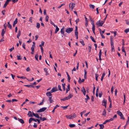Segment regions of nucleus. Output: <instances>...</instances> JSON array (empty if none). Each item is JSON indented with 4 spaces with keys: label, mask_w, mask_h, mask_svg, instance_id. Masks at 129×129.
Returning <instances> with one entry per match:
<instances>
[{
    "label": "nucleus",
    "mask_w": 129,
    "mask_h": 129,
    "mask_svg": "<svg viewBox=\"0 0 129 129\" xmlns=\"http://www.w3.org/2000/svg\"><path fill=\"white\" fill-rule=\"evenodd\" d=\"M46 95L49 97V101H50V103H52L53 102V100H52V94L49 92H47L46 93Z\"/></svg>",
    "instance_id": "nucleus-1"
},
{
    "label": "nucleus",
    "mask_w": 129,
    "mask_h": 129,
    "mask_svg": "<svg viewBox=\"0 0 129 129\" xmlns=\"http://www.w3.org/2000/svg\"><path fill=\"white\" fill-rule=\"evenodd\" d=\"M73 96V95L70 94L69 95L67 96L66 97L63 99H61L60 100L61 101H64L66 100L69 99Z\"/></svg>",
    "instance_id": "nucleus-2"
},
{
    "label": "nucleus",
    "mask_w": 129,
    "mask_h": 129,
    "mask_svg": "<svg viewBox=\"0 0 129 129\" xmlns=\"http://www.w3.org/2000/svg\"><path fill=\"white\" fill-rule=\"evenodd\" d=\"M104 23V21L99 20L96 23V25L98 26V27L102 26Z\"/></svg>",
    "instance_id": "nucleus-3"
},
{
    "label": "nucleus",
    "mask_w": 129,
    "mask_h": 129,
    "mask_svg": "<svg viewBox=\"0 0 129 129\" xmlns=\"http://www.w3.org/2000/svg\"><path fill=\"white\" fill-rule=\"evenodd\" d=\"M73 30L72 28L69 27L66 29L65 31L68 33H70Z\"/></svg>",
    "instance_id": "nucleus-4"
},
{
    "label": "nucleus",
    "mask_w": 129,
    "mask_h": 129,
    "mask_svg": "<svg viewBox=\"0 0 129 129\" xmlns=\"http://www.w3.org/2000/svg\"><path fill=\"white\" fill-rule=\"evenodd\" d=\"M47 108L46 107H43L37 111V112L40 113L43 112L46 110Z\"/></svg>",
    "instance_id": "nucleus-5"
},
{
    "label": "nucleus",
    "mask_w": 129,
    "mask_h": 129,
    "mask_svg": "<svg viewBox=\"0 0 129 129\" xmlns=\"http://www.w3.org/2000/svg\"><path fill=\"white\" fill-rule=\"evenodd\" d=\"M11 1L10 0H6L5 3L4 5L3 6V8H5L7 6V5L8 4L9 2Z\"/></svg>",
    "instance_id": "nucleus-6"
},
{
    "label": "nucleus",
    "mask_w": 129,
    "mask_h": 129,
    "mask_svg": "<svg viewBox=\"0 0 129 129\" xmlns=\"http://www.w3.org/2000/svg\"><path fill=\"white\" fill-rule=\"evenodd\" d=\"M64 27H63L60 30V33H61L64 36Z\"/></svg>",
    "instance_id": "nucleus-7"
},
{
    "label": "nucleus",
    "mask_w": 129,
    "mask_h": 129,
    "mask_svg": "<svg viewBox=\"0 0 129 129\" xmlns=\"http://www.w3.org/2000/svg\"><path fill=\"white\" fill-rule=\"evenodd\" d=\"M107 101L106 100H105L104 99V100H103L102 103H104V104H102V105L103 106H104L105 107V108H106V105L107 104Z\"/></svg>",
    "instance_id": "nucleus-8"
},
{
    "label": "nucleus",
    "mask_w": 129,
    "mask_h": 129,
    "mask_svg": "<svg viewBox=\"0 0 129 129\" xmlns=\"http://www.w3.org/2000/svg\"><path fill=\"white\" fill-rule=\"evenodd\" d=\"M27 115L29 117H33V114H32V113L31 111H29L28 112V113L27 114Z\"/></svg>",
    "instance_id": "nucleus-9"
},
{
    "label": "nucleus",
    "mask_w": 129,
    "mask_h": 129,
    "mask_svg": "<svg viewBox=\"0 0 129 129\" xmlns=\"http://www.w3.org/2000/svg\"><path fill=\"white\" fill-rule=\"evenodd\" d=\"M32 114H33V116H35V117L37 118H39V116L38 114L35 113L33 112Z\"/></svg>",
    "instance_id": "nucleus-10"
},
{
    "label": "nucleus",
    "mask_w": 129,
    "mask_h": 129,
    "mask_svg": "<svg viewBox=\"0 0 129 129\" xmlns=\"http://www.w3.org/2000/svg\"><path fill=\"white\" fill-rule=\"evenodd\" d=\"M92 29L93 33L94 34V35H95V25H94V24H92Z\"/></svg>",
    "instance_id": "nucleus-11"
},
{
    "label": "nucleus",
    "mask_w": 129,
    "mask_h": 129,
    "mask_svg": "<svg viewBox=\"0 0 129 129\" xmlns=\"http://www.w3.org/2000/svg\"><path fill=\"white\" fill-rule=\"evenodd\" d=\"M110 41L111 42V44H114L113 42V37H110Z\"/></svg>",
    "instance_id": "nucleus-12"
},
{
    "label": "nucleus",
    "mask_w": 129,
    "mask_h": 129,
    "mask_svg": "<svg viewBox=\"0 0 129 129\" xmlns=\"http://www.w3.org/2000/svg\"><path fill=\"white\" fill-rule=\"evenodd\" d=\"M59 106H58V105H56V106L54 108L53 110L52 111V112L53 113H54L55 109L57 107H58Z\"/></svg>",
    "instance_id": "nucleus-13"
},
{
    "label": "nucleus",
    "mask_w": 129,
    "mask_h": 129,
    "mask_svg": "<svg viewBox=\"0 0 129 129\" xmlns=\"http://www.w3.org/2000/svg\"><path fill=\"white\" fill-rule=\"evenodd\" d=\"M18 120L22 124H23L24 123V121L23 119H20L19 118H18Z\"/></svg>",
    "instance_id": "nucleus-14"
},
{
    "label": "nucleus",
    "mask_w": 129,
    "mask_h": 129,
    "mask_svg": "<svg viewBox=\"0 0 129 129\" xmlns=\"http://www.w3.org/2000/svg\"><path fill=\"white\" fill-rule=\"evenodd\" d=\"M44 70L45 72L46 73V75L47 76L49 75V74L48 73L47 70L48 69L46 68H45L44 69Z\"/></svg>",
    "instance_id": "nucleus-15"
},
{
    "label": "nucleus",
    "mask_w": 129,
    "mask_h": 129,
    "mask_svg": "<svg viewBox=\"0 0 129 129\" xmlns=\"http://www.w3.org/2000/svg\"><path fill=\"white\" fill-rule=\"evenodd\" d=\"M52 89L53 92L56 91L58 90V89L56 87H53Z\"/></svg>",
    "instance_id": "nucleus-16"
},
{
    "label": "nucleus",
    "mask_w": 129,
    "mask_h": 129,
    "mask_svg": "<svg viewBox=\"0 0 129 129\" xmlns=\"http://www.w3.org/2000/svg\"><path fill=\"white\" fill-rule=\"evenodd\" d=\"M111 45L112 48V52L114 51L115 50L114 46V44H111Z\"/></svg>",
    "instance_id": "nucleus-17"
},
{
    "label": "nucleus",
    "mask_w": 129,
    "mask_h": 129,
    "mask_svg": "<svg viewBox=\"0 0 129 129\" xmlns=\"http://www.w3.org/2000/svg\"><path fill=\"white\" fill-rule=\"evenodd\" d=\"M105 75V72H104L102 74V77L101 79V80L102 81H103V80L104 79V78Z\"/></svg>",
    "instance_id": "nucleus-18"
},
{
    "label": "nucleus",
    "mask_w": 129,
    "mask_h": 129,
    "mask_svg": "<svg viewBox=\"0 0 129 129\" xmlns=\"http://www.w3.org/2000/svg\"><path fill=\"white\" fill-rule=\"evenodd\" d=\"M35 47V45H32V46L31 48V51H34V49Z\"/></svg>",
    "instance_id": "nucleus-19"
},
{
    "label": "nucleus",
    "mask_w": 129,
    "mask_h": 129,
    "mask_svg": "<svg viewBox=\"0 0 129 129\" xmlns=\"http://www.w3.org/2000/svg\"><path fill=\"white\" fill-rule=\"evenodd\" d=\"M59 30V28L57 27V26H56V29L55 30L54 33L56 34Z\"/></svg>",
    "instance_id": "nucleus-20"
},
{
    "label": "nucleus",
    "mask_w": 129,
    "mask_h": 129,
    "mask_svg": "<svg viewBox=\"0 0 129 129\" xmlns=\"http://www.w3.org/2000/svg\"><path fill=\"white\" fill-rule=\"evenodd\" d=\"M99 125L100 126V129H103V128L104 127V125L103 124H99Z\"/></svg>",
    "instance_id": "nucleus-21"
},
{
    "label": "nucleus",
    "mask_w": 129,
    "mask_h": 129,
    "mask_svg": "<svg viewBox=\"0 0 129 129\" xmlns=\"http://www.w3.org/2000/svg\"><path fill=\"white\" fill-rule=\"evenodd\" d=\"M8 27L9 28L11 29H12V26L11 24L10 23V22H9L8 23Z\"/></svg>",
    "instance_id": "nucleus-22"
},
{
    "label": "nucleus",
    "mask_w": 129,
    "mask_h": 129,
    "mask_svg": "<svg viewBox=\"0 0 129 129\" xmlns=\"http://www.w3.org/2000/svg\"><path fill=\"white\" fill-rule=\"evenodd\" d=\"M117 113L119 116H121L122 115V113L119 110L117 111Z\"/></svg>",
    "instance_id": "nucleus-23"
},
{
    "label": "nucleus",
    "mask_w": 129,
    "mask_h": 129,
    "mask_svg": "<svg viewBox=\"0 0 129 129\" xmlns=\"http://www.w3.org/2000/svg\"><path fill=\"white\" fill-rule=\"evenodd\" d=\"M123 97H124V100H123V105H124L125 103V100H126L125 94L124 93L123 94Z\"/></svg>",
    "instance_id": "nucleus-24"
},
{
    "label": "nucleus",
    "mask_w": 129,
    "mask_h": 129,
    "mask_svg": "<svg viewBox=\"0 0 129 129\" xmlns=\"http://www.w3.org/2000/svg\"><path fill=\"white\" fill-rule=\"evenodd\" d=\"M66 116L67 118L69 119H72V117L73 116H70V115H66Z\"/></svg>",
    "instance_id": "nucleus-25"
},
{
    "label": "nucleus",
    "mask_w": 129,
    "mask_h": 129,
    "mask_svg": "<svg viewBox=\"0 0 129 129\" xmlns=\"http://www.w3.org/2000/svg\"><path fill=\"white\" fill-rule=\"evenodd\" d=\"M106 110H105V109H104L103 111V112L102 115H104V116H106Z\"/></svg>",
    "instance_id": "nucleus-26"
},
{
    "label": "nucleus",
    "mask_w": 129,
    "mask_h": 129,
    "mask_svg": "<svg viewBox=\"0 0 129 129\" xmlns=\"http://www.w3.org/2000/svg\"><path fill=\"white\" fill-rule=\"evenodd\" d=\"M91 45H89L88 46V48L89 52H91Z\"/></svg>",
    "instance_id": "nucleus-27"
},
{
    "label": "nucleus",
    "mask_w": 129,
    "mask_h": 129,
    "mask_svg": "<svg viewBox=\"0 0 129 129\" xmlns=\"http://www.w3.org/2000/svg\"><path fill=\"white\" fill-rule=\"evenodd\" d=\"M72 5L71 7V10H72L75 7V4L72 3L71 4Z\"/></svg>",
    "instance_id": "nucleus-28"
},
{
    "label": "nucleus",
    "mask_w": 129,
    "mask_h": 129,
    "mask_svg": "<svg viewBox=\"0 0 129 129\" xmlns=\"http://www.w3.org/2000/svg\"><path fill=\"white\" fill-rule=\"evenodd\" d=\"M40 23H38V22H37V25H36L37 28L39 29L40 28Z\"/></svg>",
    "instance_id": "nucleus-29"
},
{
    "label": "nucleus",
    "mask_w": 129,
    "mask_h": 129,
    "mask_svg": "<svg viewBox=\"0 0 129 129\" xmlns=\"http://www.w3.org/2000/svg\"><path fill=\"white\" fill-rule=\"evenodd\" d=\"M5 33V31H4V29H3L1 33V35L3 37H4V34Z\"/></svg>",
    "instance_id": "nucleus-30"
},
{
    "label": "nucleus",
    "mask_w": 129,
    "mask_h": 129,
    "mask_svg": "<svg viewBox=\"0 0 129 129\" xmlns=\"http://www.w3.org/2000/svg\"><path fill=\"white\" fill-rule=\"evenodd\" d=\"M75 124H69V126L70 127H74L75 126Z\"/></svg>",
    "instance_id": "nucleus-31"
},
{
    "label": "nucleus",
    "mask_w": 129,
    "mask_h": 129,
    "mask_svg": "<svg viewBox=\"0 0 129 129\" xmlns=\"http://www.w3.org/2000/svg\"><path fill=\"white\" fill-rule=\"evenodd\" d=\"M95 80L96 81H98V77H99V75L98 74H95Z\"/></svg>",
    "instance_id": "nucleus-32"
},
{
    "label": "nucleus",
    "mask_w": 129,
    "mask_h": 129,
    "mask_svg": "<svg viewBox=\"0 0 129 129\" xmlns=\"http://www.w3.org/2000/svg\"><path fill=\"white\" fill-rule=\"evenodd\" d=\"M17 57L18 60H21L22 58L21 56L20 55H17Z\"/></svg>",
    "instance_id": "nucleus-33"
},
{
    "label": "nucleus",
    "mask_w": 129,
    "mask_h": 129,
    "mask_svg": "<svg viewBox=\"0 0 129 129\" xmlns=\"http://www.w3.org/2000/svg\"><path fill=\"white\" fill-rule=\"evenodd\" d=\"M90 38L93 42L94 43H95L96 42V41H95V40H94V39L93 38V37L92 36H90Z\"/></svg>",
    "instance_id": "nucleus-34"
},
{
    "label": "nucleus",
    "mask_w": 129,
    "mask_h": 129,
    "mask_svg": "<svg viewBox=\"0 0 129 129\" xmlns=\"http://www.w3.org/2000/svg\"><path fill=\"white\" fill-rule=\"evenodd\" d=\"M102 50L101 49H100V50L99 52V57H101V54H102Z\"/></svg>",
    "instance_id": "nucleus-35"
},
{
    "label": "nucleus",
    "mask_w": 129,
    "mask_h": 129,
    "mask_svg": "<svg viewBox=\"0 0 129 129\" xmlns=\"http://www.w3.org/2000/svg\"><path fill=\"white\" fill-rule=\"evenodd\" d=\"M89 5L90 8H92V9H93L95 7L93 5L90 4Z\"/></svg>",
    "instance_id": "nucleus-36"
},
{
    "label": "nucleus",
    "mask_w": 129,
    "mask_h": 129,
    "mask_svg": "<svg viewBox=\"0 0 129 129\" xmlns=\"http://www.w3.org/2000/svg\"><path fill=\"white\" fill-rule=\"evenodd\" d=\"M80 43L83 46H84L85 45L84 42L83 40H81L80 41Z\"/></svg>",
    "instance_id": "nucleus-37"
},
{
    "label": "nucleus",
    "mask_w": 129,
    "mask_h": 129,
    "mask_svg": "<svg viewBox=\"0 0 129 129\" xmlns=\"http://www.w3.org/2000/svg\"><path fill=\"white\" fill-rule=\"evenodd\" d=\"M33 121V118L31 117L29 119L28 122L29 123H30L31 121Z\"/></svg>",
    "instance_id": "nucleus-38"
},
{
    "label": "nucleus",
    "mask_w": 129,
    "mask_h": 129,
    "mask_svg": "<svg viewBox=\"0 0 129 129\" xmlns=\"http://www.w3.org/2000/svg\"><path fill=\"white\" fill-rule=\"evenodd\" d=\"M33 121V118L31 117L29 119L28 122L29 123H30L31 121Z\"/></svg>",
    "instance_id": "nucleus-39"
},
{
    "label": "nucleus",
    "mask_w": 129,
    "mask_h": 129,
    "mask_svg": "<svg viewBox=\"0 0 129 129\" xmlns=\"http://www.w3.org/2000/svg\"><path fill=\"white\" fill-rule=\"evenodd\" d=\"M39 46L40 47L42 51V53H43V52L44 51L43 49V48L42 46H41V45H39Z\"/></svg>",
    "instance_id": "nucleus-40"
},
{
    "label": "nucleus",
    "mask_w": 129,
    "mask_h": 129,
    "mask_svg": "<svg viewBox=\"0 0 129 129\" xmlns=\"http://www.w3.org/2000/svg\"><path fill=\"white\" fill-rule=\"evenodd\" d=\"M124 32L126 33H127L129 32V28H127L125 30Z\"/></svg>",
    "instance_id": "nucleus-41"
},
{
    "label": "nucleus",
    "mask_w": 129,
    "mask_h": 129,
    "mask_svg": "<svg viewBox=\"0 0 129 129\" xmlns=\"http://www.w3.org/2000/svg\"><path fill=\"white\" fill-rule=\"evenodd\" d=\"M68 106H61V107L63 108V109L64 110L66 109L68 107Z\"/></svg>",
    "instance_id": "nucleus-42"
},
{
    "label": "nucleus",
    "mask_w": 129,
    "mask_h": 129,
    "mask_svg": "<svg viewBox=\"0 0 129 129\" xmlns=\"http://www.w3.org/2000/svg\"><path fill=\"white\" fill-rule=\"evenodd\" d=\"M120 116V118L121 119H122L123 120L125 119V118L124 117L123 114H122V115L121 116Z\"/></svg>",
    "instance_id": "nucleus-43"
},
{
    "label": "nucleus",
    "mask_w": 129,
    "mask_h": 129,
    "mask_svg": "<svg viewBox=\"0 0 129 129\" xmlns=\"http://www.w3.org/2000/svg\"><path fill=\"white\" fill-rule=\"evenodd\" d=\"M49 16L48 15H47L45 18L47 22H48V20Z\"/></svg>",
    "instance_id": "nucleus-44"
},
{
    "label": "nucleus",
    "mask_w": 129,
    "mask_h": 129,
    "mask_svg": "<svg viewBox=\"0 0 129 129\" xmlns=\"http://www.w3.org/2000/svg\"><path fill=\"white\" fill-rule=\"evenodd\" d=\"M38 54H36L35 56V58L36 60L38 61Z\"/></svg>",
    "instance_id": "nucleus-45"
},
{
    "label": "nucleus",
    "mask_w": 129,
    "mask_h": 129,
    "mask_svg": "<svg viewBox=\"0 0 129 129\" xmlns=\"http://www.w3.org/2000/svg\"><path fill=\"white\" fill-rule=\"evenodd\" d=\"M17 23V19L16 18L15 20L14 21L13 23L14 24H16Z\"/></svg>",
    "instance_id": "nucleus-46"
},
{
    "label": "nucleus",
    "mask_w": 129,
    "mask_h": 129,
    "mask_svg": "<svg viewBox=\"0 0 129 129\" xmlns=\"http://www.w3.org/2000/svg\"><path fill=\"white\" fill-rule=\"evenodd\" d=\"M58 89L59 90L62 91V90L61 89V86L60 85H58Z\"/></svg>",
    "instance_id": "nucleus-47"
},
{
    "label": "nucleus",
    "mask_w": 129,
    "mask_h": 129,
    "mask_svg": "<svg viewBox=\"0 0 129 129\" xmlns=\"http://www.w3.org/2000/svg\"><path fill=\"white\" fill-rule=\"evenodd\" d=\"M21 31L20 30H19L18 31V33L17 35L20 36L21 35Z\"/></svg>",
    "instance_id": "nucleus-48"
},
{
    "label": "nucleus",
    "mask_w": 129,
    "mask_h": 129,
    "mask_svg": "<svg viewBox=\"0 0 129 129\" xmlns=\"http://www.w3.org/2000/svg\"><path fill=\"white\" fill-rule=\"evenodd\" d=\"M126 23L127 25H129V21L127 20H125Z\"/></svg>",
    "instance_id": "nucleus-49"
},
{
    "label": "nucleus",
    "mask_w": 129,
    "mask_h": 129,
    "mask_svg": "<svg viewBox=\"0 0 129 129\" xmlns=\"http://www.w3.org/2000/svg\"><path fill=\"white\" fill-rule=\"evenodd\" d=\"M79 21V18L75 20V21L76 22V24H77V23Z\"/></svg>",
    "instance_id": "nucleus-50"
},
{
    "label": "nucleus",
    "mask_w": 129,
    "mask_h": 129,
    "mask_svg": "<svg viewBox=\"0 0 129 129\" xmlns=\"http://www.w3.org/2000/svg\"><path fill=\"white\" fill-rule=\"evenodd\" d=\"M102 95V92H101L99 94V96L100 98L101 97Z\"/></svg>",
    "instance_id": "nucleus-51"
},
{
    "label": "nucleus",
    "mask_w": 129,
    "mask_h": 129,
    "mask_svg": "<svg viewBox=\"0 0 129 129\" xmlns=\"http://www.w3.org/2000/svg\"><path fill=\"white\" fill-rule=\"evenodd\" d=\"M113 86H112L111 89V92L112 93H113Z\"/></svg>",
    "instance_id": "nucleus-52"
},
{
    "label": "nucleus",
    "mask_w": 129,
    "mask_h": 129,
    "mask_svg": "<svg viewBox=\"0 0 129 129\" xmlns=\"http://www.w3.org/2000/svg\"><path fill=\"white\" fill-rule=\"evenodd\" d=\"M109 122L108 120H106L103 123V124H106L107 122Z\"/></svg>",
    "instance_id": "nucleus-53"
},
{
    "label": "nucleus",
    "mask_w": 129,
    "mask_h": 129,
    "mask_svg": "<svg viewBox=\"0 0 129 129\" xmlns=\"http://www.w3.org/2000/svg\"><path fill=\"white\" fill-rule=\"evenodd\" d=\"M75 36H78V31H75Z\"/></svg>",
    "instance_id": "nucleus-54"
},
{
    "label": "nucleus",
    "mask_w": 129,
    "mask_h": 129,
    "mask_svg": "<svg viewBox=\"0 0 129 129\" xmlns=\"http://www.w3.org/2000/svg\"><path fill=\"white\" fill-rule=\"evenodd\" d=\"M122 48H123V47H124V39H122Z\"/></svg>",
    "instance_id": "nucleus-55"
},
{
    "label": "nucleus",
    "mask_w": 129,
    "mask_h": 129,
    "mask_svg": "<svg viewBox=\"0 0 129 129\" xmlns=\"http://www.w3.org/2000/svg\"><path fill=\"white\" fill-rule=\"evenodd\" d=\"M22 47L25 49V45L24 43H23L22 44Z\"/></svg>",
    "instance_id": "nucleus-56"
},
{
    "label": "nucleus",
    "mask_w": 129,
    "mask_h": 129,
    "mask_svg": "<svg viewBox=\"0 0 129 129\" xmlns=\"http://www.w3.org/2000/svg\"><path fill=\"white\" fill-rule=\"evenodd\" d=\"M67 89H68L69 90L70 89V84H68V86H67V88H66Z\"/></svg>",
    "instance_id": "nucleus-57"
},
{
    "label": "nucleus",
    "mask_w": 129,
    "mask_h": 129,
    "mask_svg": "<svg viewBox=\"0 0 129 129\" xmlns=\"http://www.w3.org/2000/svg\"><path fill=\"white\" fill-rule=\"evenodd\" d=\"M100 34L102 38L104 39L105 38V37L104 36L103 34H102V33Z\"/></svg>",
    "instance_id": "nucleus-58"
},
{
    "label": "nucleus",
    "mask_w": 129,
    "mask_h": 129,
    "mask_svg": "<svg viewBox=\"0 0 129 129\" xmlns=\"http://www.w3.org/2000/svg\"><path fill=\"white\" fill-rule=\"evenodd\" d=\"M86 91L85 90V89H84V87H83L82 88V89L81 90V91L82 92H84V91Z\"/></svg>",
    "instance_id": "nucleus-59"
},
{
    "label": "nucleus",
    "mask_w": 129,
    "mask_h": 129,
    "mask_svg": "<svg viewBox=\"0 0 129 129\" xmlns=\"http://www.w3.org/2000/svg\"><path fill=\"white\" fill-rule=\"evenodd\" d=\"M64 5H65V4H62L60 5L58 7V8H61V7L62 6Z\"/></svg>",
    "instance_id": "nucleus-60"
},
{
    "label": "nucleus",
    "mask_w": 129,
    "mask_h": 129,
    "mask_svg": "<svg viewBox=\"0 0 129 129\" xmlns=\"http://www.w3.org/2000/svg\"><path fill=\"white\" fill-rule=\"evenodd\" d=\"M32 17H30L29 18V21L31 23H32Z\"/></svg>",
    "instance_id": "nucleus-61"
},
{
    "label": "nucleus",
    "mask_w": 129,
    "mask_h": 129,
    "mask_svg": "<svg viewBox=\"0 0 129 129\" xmlns=\"http://www.w3.org/2000/svg\"><path fill=\"white\" fill-rule=\"evenodd\" d=\"M68 81L69 82H70V80L71 79V77L70 76H68Z\"/></svg>",
    "instance_id": "nucleus-62"
},
{
    "label": "nucleus",
    "mask_w": 129,
    "mask_h": 129,
    "mask_svg": "<svg viewBox=\"0 0 129 129\" xmlns=\"http://www.w3.org/2000/svg\"><path fill=\"white\" fill-rule=\"evenodd\" d=\"M29 103L30 104H34L35 103V102H32L31 101H30L29 102Z\"/></svg>",
    "instance_id": "nucleus-63"
},
{
    "label": "nucleus",
    "mask_w": 129,
    "mask_h": 129,
    "mask_svg": "<svg viewBox=\"0 0 129 129\" xmlns=\"http://www.w3.org/2000/svg\"><path fill=\"white\" fill-rule=\"evenodd\" d=\"M26 70L27 71H28L30 70V69L29 67H28L26 69Z\"/></svg>",
    "instance_id": "nucleus-64"
}]
</instances>
